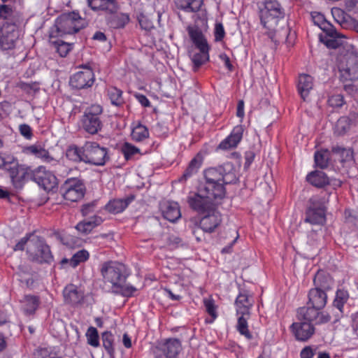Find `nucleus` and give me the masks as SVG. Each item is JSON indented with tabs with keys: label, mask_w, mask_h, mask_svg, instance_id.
<instances>
[{
	"label": "nucleus",
	"mask_w": 358,
	"mask_h": 358,
	"mask_svg": "<svg viewBox=\"0 0 358 358\" xmlns=\"http://www.w3.org/2000/svg\"><path fill=\"white\" fill-rule=\"evenodd\" d=\"M101 273L104 282L110 283L113 292L124 297L134 296L138 289L130 284H126L128 275L124 264L117 262H106L102 264Z\"/></svg>",
	"instance_id": "1"
},
{
	"label": "nucleus",
	"mask_w": 358,
	"mask_h": 358,
	"mask_svg": "<svg viewBox=\"0 0 358 358\" xmlns=\"http://www.w3.org/2000/svg\"><path fill=\"white\" fill-rule=\"evenodd\" d=\"M66 157L75 162H83L96 166H103L109 159L108 150L96 142L87 141L82 146L70 145L66 152Z\"/></svg>",
	"instance_id": "2"
},
{
	"label": "nucleus",
	"mask_w": 358,
	"mask_h": 358,
	"mask_svg": "<svg viewBox=\"0 0 358 358\" xmlns=\"http://www.w3.org/2000/svg\"><path fill=\"white\" fill-rule=\"evenodd\" d=\"M260 23L266 30V34L275 40L279 23L284 20L285 10L278 0H263L258 5Z\"/></svg>",
	"instance_id": "3"
},
{
	"label": "nucleus",
	"mask_w": 358,
	"mask_h": 358,
	"mask_svg": "<svg viewBox=\"0 0 358 358\" xmlns=\"http://www.w3.org/2000/svg\"><path fill=\"white\" fill-rule=\"evenodd\" d=\"M85 27L84 20L78 13L71 12L58 17L49 34L53 37H63L65 35L73 34Z\"/></svg>",
	"instance_id": "4"
},
{
	"label": "nucleus",
	"mask_w": 358,
	"mask_h": 358,
	"mask_svg": "<svg viewBox=\"0 0 358 358\" xmlns=\"http://www.w3.org/2000/svg\"><path fill=\"white\" fill-rule=\"evenodd\" d=\"M187 31L192 42L199 50V52L194 54L192 57L194 68L197 69L209 61L210 46L199 27L189 25L187 27Z\"/></svg>",
	"instance_id": "5"
},
{
	"label": "nucleus",
	"mask_w": 358,
	"mask_h": 358,
	"mask_svg": "<svg viewBox=\"0 0 358 358\" xmlns=\"http://www.w3.org/2000/svg\"><path fill=\"white\" fill-rule=\"evenodd\" d=\"M205 182L232 184L236 182L238 178L236 169L231 162H227L217 167H210L203 172Z\"/></svg>",
	"instance_id": "6"
},
{
	"label": "nucleus",
	"mask_w": 358,
	"mask_h": 358,
	"mask_svg": "<svg viewBox=\"0 0 358 358\" xmlns=\"http://www.w3.org/2000/svg\"><path fill=\"white\" fill-rule=\"evenodd\" d=\"M103 108L99 104H92L85 108L80 118L82 129L87 134L94 135L102 130L103 124L101 119Z\"/></svg>",
	"instance_id": "7"
},
{
	"label": "nucleus",
	"mask_w": 358,
	"mask_h": 358,
	"mask_svg": "<svg viewBox=\"0 0 358 358\" xmlns=\"http://www.w3.org/2000/svg\"><path fill=\"white\" fill-rule=\"evenodd\" d=\"M17 18H13L12 22H4L0 27V47L3 50H11L20 35V27Z\"/></svg>",
	"instance_id": "8"
},
{
	"label": "nucleus",
	"mask_w": 358,
	"mask_h": 358,
	"mask_svg": "<svg viewBox=\"0 0 358 358\" xmlns=\"http://www.w3.org/2000/svg\"><path fill=\"white\" fill-rule=\"evenodd\" d=\"M27 252L32 261L41 264L50 263L53 260L49 245L39 237L29 241Z\"/></svg>",
	"instance_id": "9"
},
{
	"label": "nucleus",
	"mask_w": 358,
	"mask_h": 358,
	"mask_svg": "<svg viewBox=\"0 0 358 358\" xmlns=\"http://www.w3.org/2000/svg\"><path fill=\"white\" fill-rule=\"evenodd\" d=\"M85 190L84 182L77 178L66 179L60 188L64 199L71 202H77L83 198Z\"/></svg>",
	"instance_id": "10"
},
{
	"label": "nucleus",
	"mask_w": 358,
	"mask_h": 358,
	"mask_svg": "<svg viewBox=\"0 0 358 358\" xmlns=\"http://www.w3.org/2000/svg\"><path fill=\"white\" fill-rule=\"evenodd\" d=\"M181 350L180 339L169 338L158 342L153 353L155 358H177Z\"/></svg>",
	"instance_id": "11"
},
{
	"label": "nucleus",
	"mask_w": 358,
	"mask_h": 358,
	"mask_svg": "<svg viewBox=\"0 0 358 358\" xmlns=\"http://www.w3.org/2000/svg\"><path fill=\"white\" fill-rule=\"evenodd\" d=\"M321 310L313 306L300 307L296 310L297 320L311 323L313 326L327 323L331 317Z\"/></svg>",
	"instance_id": "12"
},
{
	"label": "nucleus",
	"mask_w": 358,
	"mask_h": 358,
	"mask_svg": "<svg viewBox=\"0 0 358 358\" xmlns=\"http://www.w3.org/2000/svg\"><path fill=\"white\" fill-rule=\"evenodd\" d=\"M32 180L48 192L53 190L58 185L57 177L43 166L33 169Z\"/></svg>",
	"instance_id": "13"
},
{
	"label": "nucleus",
	"mask_w": 358,
	"mask_h": 358,
	"mask_svg": "<svg viewBox=\"0 0 358 358\" xmlns=\"http://www.w3.org/2000/svg\"><path fill=\"white\" fill-rule=\"evenodd\" d=\"M13 186L21 189L28 180H32L33 169L29 166L11 163L8 169Z\"/></svg>",
	"instance_id": "14"
},
{
	"label": "nucleus",
	"mask_w": 358,
	"mask_h": 358,
	"mask_svg": "<svg viewBox=\"0 0 358 358\" xmlns=\"http://www.w3.org/2000/svg\"><path fill=\"white\" fill-rule=\"evenodd\" d=\"M94 80L92 69L87 66H83L82 70L76 72L70 78L69 84L73 88L81 90L92 87Z\"/></svg>",
	"instance_id": "15"
},
{
	"label": "nucleus",
	"mask_w": 358,
	"mask_h": 358,
	"mask_svg": "<svg viewBox=\"0 0 358 358\" xmlns=\"http://www.w3.org/2000/svg\"><path fill=\"white\" fill-rule=\"evenodd\" d=\"M289 330L295 340L300 342L308 341L315 333V327L311 323L298 320L293 322Z\"/></svg>",
	"instance_id": "16"
},
{
	"label": "nucleus",
	"mask_w": 358,
	"mask_h": 358,
	"mask_svg": "<svg viewBox=\"0 0 358 358\" xmlns=\"http://www.w3.org/2000/svg\"><path fill=\"white\" fill-rule=\"evenodd\" d=\"M189 207L200 214L205 213L215 208L213 201L204 194L201 192L199 188L197 193L188 196L187 199Z\"/></svg>",
	"instance_id": "17"
},
{
	"label": "nucleus",
	"mask_w": 358,
	"mask_h": 358,
	"mask_svg": "<svg viewBox=\"0 0 358 358\" xmlns=\"http://www.w3.org/2000/svg\"><path fill=\"white\" fill-rule=\"evenodd\" d=\"M199 222L200 228L206 233H213L222 222V215L215 208L204 213Z\"/></svg>",
	"instance_id": "18"
},
{
	"label": "nucleus",
	"mask_w": 358,
	"mask_h": 358,
	"mask_svg": "<svg viewBox=\"0 0 358 358\" xmlns=\"http://www.w3.org/2000/svg\"><path fill=\"white\" fill-rule=\"evenodd\" d=\"M244 130L242 124L235 126L229 135L220 143L217 149L228 150L236 148L243 138Z\"/></svg>",
	"instance_id": "19"
},
{
	"label": "nucleus",
	"mask_w": 358,
	"mask_h": 358,
	"mask_svg": "<svg viewBox=\"0 0 358 358\" xmlns=\"http://www.w3.org/2000/svg\"><path fill=\"white\" fill-rule=\"evenodd\" d=\"M225 183L222 182H207L201 186V192L205 196L213 200L222 199L226 194Z\"/></svg>",
	"instance_id": "20"
},
{
	"label": "nucleus",
	"mask_w": 358,
	"mask_h": 358,
	"mask_svg": "<svg viewBox=\"0 0 358 358\" xmlns=\"http://www.w3.org/2000/svg\"><path fill=\"white\" fill-rule=\"evenodd\" d=\"M206 155L205 151H199L189 162L187 167L179 179L180 182H185L194 175H196L200 169L204 157Z\"/></svg>",
	"instance_id": "21"
},
{
	"label": "nucleus",
	"mask_w": 358,
	"mask_h": 358,
	"mask_svg": "<svg viewBox=\"0 0 358 358\" xmlns=\"http://www.w3.org/2000/svg\"><path fill=\"white\" fill-rule=\"evenodd\" d=\"M325 212L323 206H310L306 211L305 222L313 225H323L326 222Z\"/></svg>",
	"instance_id": "22"
},
{
	"label": "nucleus",
	"mask_w": 358,
	"mask_h": 358,
	"mask_svg": "<svg viewBox=\"0 0 358 358\" xmlns=\"http://www.w3.org/2000/svg\"><path fill=\"white\" fill-rule=\"evenodd\" d=\"M87 2L88 6L94 11H105L113 14L118 9L116 0H87Z\"/></svg>",
	"instance_id": "23"
},
{
	"label": "nucleus",
	"mask_w": 358,
	"mask_h": 358,
	"mask_svg": "<svg viewBox=\"0 0 358 358\" xmlns=\"http://www.w3.org/2000/svg\"><path fill=\"white\" fill-rule=\"evenodd\" d=\"M236 315H250V310L253 306V302L250 300L248 292L245 290L240 292L237 296L235 303Z\"/></svg>",
	"instance_id": "24"
},
{
	"label": "nucleus",
	"mask_w": 358,
	"mask_h": 358,
	"mask_svg": "<svg viewBox=\"0 0 358 358\" xmlns=\"http://www.w3.org/2000/svg\"><path fill=\"white\" fill-rule=\"evenodd\" d=\"M160 209L164 218L171 222H175L181 217L180 207L176 202H164Z\"/></svg>",
	"instance_id": "25"
},
{
	"label": "nucleus",
	"mask_w": 358,
	"mask_h": 358,
	"mask_svg": "<svg viewBox=\"0 0 358 358\" xmlns=\"http://www.w3.org/2000/svg\"><path fill=\"white\" fill-rule=\"evenodd\" d=\"M342 76L346 80H355L358 79V57L350 55L348 57L345 67L341 69Z\"/></svg>",
	"instance_id": "26"
},
{
	"label": "nucleus",
	"mask_w": 358,
	"mask_h": 358,
	"mask_svg": "<svg viewBox=\"0 0 358 358\" xmlns=\"http://www.w3.org/2000/svg\"><path fill=\"white\" fill-rule=\"evenodd\" d=\"M63 296L65 303L76 306L80 303L83 299V293L78 289V287L73 284L67 285L63 290Z\"/></svg>",
	"instance_id": "27"
},
{
	"label": "nucleus",
	"mask_w": 358,
	"mask_h": 358,
	"mask_svg": "<svg viewBox=\"0 0 358 358\" xmlns=\"http://www.w3.org/2000/svg\"><path fill=\"white\" fill-rule=\"evenodd\" d=\"M133 200V196L125 199H112L105 205L104 209L110 213L118 214L123 212Z\"/></svg>",
	"instance_id": "28"
},
{
	"label": "nucleus",
	"mask_w": 358,
	"mask_h": 358,
	"mask_svg": "<svg viewBox=\"0 0 358 358\" xmlns=\"http://www.w3.org/2000/svg\"><path fill=\"white\" fill-rule=\"evenodd\" d=\"M339 38L340 36L334 27H329L324 34H320V40L329 48H338L341 45Z\"/></svg>",
	"instance_id": "29"
},
{
	"label": "nucleus",
	"mask_w": 358,
	"mask_h": 358,
	"mask_svg": "<svg viewBox=\"0 0 358 358\" xmlns=\"http://www.w3.org/2000/svg\"><path fill=\"white\" fill-rule=\"evenodd\" d=\"M308 304L319 309L324 308L327 302V294L324 290L312 288L308 292Z\"/></svg>",
	"instance_id": "30"
},
{
	"label": "nucleus",
	"mask_w": 358,
	"mask_h": 358,
	"mask_svg": "<svg viewBox=\"0 0 358 358\" xmlns=\"http://www.w3.org/2000/svg\"><path fill=\"white\" fill-rule=\"evenodd\" d=\"M22 152L27 155H34L45 162H50L53 160L49 152L39 145H31L23 147Z\"/></svg>",
	"instance_id": "31"
},
{
	"label": "nucleus",
	"mask_w": 358,
	"mask_h": 358,
	"mask_svg": "<svg viewBox=\"0 0 358 358\" xmlns=\"http://www.w3.org/2000/svg\"><path fill=\"white\" fill-rule=\"evenodd\" d=\"M313 87V78L308 74H301L299 76L297 91L301 99L306 101L310 90Z\"/></svg>",
	"instance_id": "32"
},
{
	"label": "nucleus",
	"mask_w": 358,
	"mask_h": 358,
	"mask_svg": "<svg viewBox=\"0 0 358 358\" xmlns=\"http://www.w3.org/2000/svg\"><path fill=\"white\" fill-rule=\"evenodd\" d=\"M103 222L101 217L94 215L77 224L76 229L83 233L87 234L90 233L95 227L100 225Z\"/></svg>",
	"instance_id": "33"
},
{
	"label": "nucleus",
	"mask_w": 358,
	"mask_h": 358,
	"mask_svg": "<svg viewBox=\"0 0 358 358\" xmlns=\"http://www.w3.org/2000/svg\"><path fill=\"white\" fill-rule=\"evenodd\" d=\"M306 180L313 186L320 188L330 184L329 178L327 174L321 171H314L309 173L306 176Z\"/></svg>",
	"instance_id": "34"
},
{
	"label": "nucleus",
	"mask_w": 358,
	"mask_h": 358,
	"mask_svg": "<svg viewBox=\"0 0 358 358\" xmlns=\"http://www.w3.org/2000/svg\"><path fill=\"white\" fill-rule=\"evenodd\" d=\"M59 37L52 38V34H49V43L57 52L62 57H65L73 49V43H66L59 38Z\"/></svg>",
	"instance_id": "35"
},
{
	"label": "nucleus",
	"mask_w": 358,
	"mask_h": 358,
	"mask_svg": "<svg viewBox=\"0 0 358 358\" xmlns=\"http://www.w3.org/2000/svg\"><path fill=\"white\" fill-rule=\"evenodd\" d=\"M175 4L178 10L185 13H197L203 4V0H176Z\"/></svg>",
	"instance_id": "36"
},
{
	"label": "nucleus",
	"mask_w": 358,
	"mask_h": 358,
	"mask_svg": "<svg viewBox=\"0 0 358 358\" xmlns=\"http://www.w3.org/2000/svg\"><path fill=\"white\" fill-rule=\"evenodd\" d=\"M313 284L315 289L324 290L327 292L331 288L332 280L331 277L323 271H318L313 279Z\"/></svg>",
	"instance_id": "37"
},
{
	"label": "nucleus",
	"mask_w": 358,
	"mask_h": 358,
	"mask_svg": "<svg viewBox=\"0 0 358 358\" xmlns=\"http://www.w3.org/2000/svg\"><path fill=\"white\" fill-rule=\"evenodd\" d=\"M238 316L236 330L238 333L243 336L247 340H252L253 336L249 330L248 319L250 317L248 315H237Z\"/></svg>",
	"instance_id": "38"
},
{
	"label": "nucleus",
	"mask_w": 358,
	"mask_h": 358,
	"mask_svg": "<svg viewBox=\"0 0 358 358\" xmlns=\"http://www.w3.org/2000/svg\"><path fill=\"white\" fill-rule=\"evenodd\" d=\"M90 258V253L86 250H80L76 252L72 257L69 260L67 259H64L62 261V263H69L70 266L73 268H76L80 264L85 262Z\"/></svg>",
	"instance_id": "39"
},
{
	"label": "nucleus",
	"mask_w": 358,
	"mask_h": 358,
	"mask_svg": "<svg viewBox=\"0 0 358 358\" xmlns=\"http://www.w3.org/2000/svg\"><path fill=\"white\" fill-rule=\"evenodd\" d=\"M129 14L120 13L113 15L110 18L108 24L113 29H122L129 23Z\"/></svg>",
	"instance_id": "40"
},
{
	"label": "nucleus",
	"mask_w": 358,
	"mask_h": 358,
	"mask_svg": "<svg viewBox=\"0 0 358 358\" xmlns=\"http://www.w3.org/2000/svg\"><path fill=\"white\" fill-rule=\"evenodd\" d=\"M13 18H17L19 22H22L21 15L18 13H15L10 6L5 4V3L1 4L0 20H3L4 22H12Z\"/></svg>",
	"instance_id": "41"
},
{
	"label": "nucleus",
	"mask_w": 358,
	"mask_h": 358,
	"mask_svg": "<svg viewBox=\"0 0 358 358\" xmlns=\"http://www.w3.org/2000/svg\"><path fill=\"white\" fill-rule=\"evenodd\" d=\"M40 304V299L37 296L26 295L24 296V311L26 314H34Z\"/></svg>",
	"instance_id": "42"
},
{
	"label": "nucleus",
	"mask_w": 358,
	"mask_h": 358,
	"mask_svg": "<svg viewBox=\"0 0 358 358\" xmlns=\"http://www.w3.org/2000/svg\"><path fill=\"white\" fill-rule=\"evenodd\" d=\"M352 120L347 116L341 117L334 127V133L338 136H343L347 133L351 125Z\"/></svg>",
	"instance_id": "43"
},
{
	"label": "nucleus",
	"mask_w": 358,
	"mask_h": 358,
	"mask_svg": "<svg viewBox=\"0 0 358 358\" xmlns=\"http://www.w3.org/2000/svg\"><path fill=\"white\" fill-rule=\"evenodd\" d=\"M348 299H349L348 292L343 289H338L336 292V296H335V299L333 301V305L341 313H343L344 305L347 303Z\"/></svg>",
	"instance_id": "44"
},
{
	"label": "nucleus",
	"mask_w": 358,
	"mask_h": 358,
	"mask_svg": "<svg viewBox=\"0 0 358 358\" xmlns=\"http://www.w3.org/2000/svg\"><path fill=\"white\" fill-rule=\"evenodd\" d=\"M330 154L328 150H321L315 152L314 159L315 165L320 169H326L329 166Z\"/></svg>",
	"instance_id": "45"
},
{
	"label": "nucleus",
	"mask_w": 358,
	"mask_h": 358,
	"mask_svg": "<svg viewBox=\"0 0 358 358\" xmlns=\"http://www.w3.org/2000/svg\"><path fill=\"white\" fill-rule=\"evenodd\" d=\"M331 14L334 20L343 28L348 27V23L351 17L343 10L339 8L331 9Z\"/></svg>",
	"instance_id": "46"
},
{
	"label": "nucleus",
	"mask_w": 358,
	"mask_h": 358,
	"mask_svg": "<svg viewBox=\"0 0 358 358\" xmlns=\"http://www.w3.org/2000/svg\"><path fill=\"white\" fill-rule=\"evenodd\" d=\"M149 137V131L148 128L138 124L136 125L131 131V138L136 142H141Z\"/></svg>",
	"instance_id": "47"
},
{
	"label": "nucleus",
	"mask_w": 358,
	"mask_h": 358,
	"mask_svg": "<svg viewBox=\"0 0 358 358\" xmlns=\"http://www.w3.org/2000/svg\"><path fill=\"white\" fill-rule=\"evenodd\" d=\"M108 96L110 100L111 103L114 106H119L124 103L122 92L117 87H109L108 90Z\"/></svg>",
	"instance_id": "48"
},
{
	"label": "nucleus",
	"mask_w": 358,
	"mask_h": 358,
	"mask_svg": "<svg viewBox=\"0 0 358 358\" xmlns=\"http://www.w3.org/2000/svg\"><path fill=\"white\" fill-rule=\"evenodd\" d=\"M203 303L205 307L206 313L212 317L213 322L218 316L217 309V306L215 303V300L210 296L209 298H204Z\"/></svg>",
	"instance_id": "49"
},
{
	"label": "nucleus",
	"mask_w": 358,
	"mask_h": 358,
	"mask_svg": "<svg viewBox=\"0 0 358 358\" xmlns=\"http://www.w3.org/2000/svg\"><path fill=\"white\" fill-rule=\"evenodd\" d=\"M137 20L142 29L150 31L154 28V24L152 17L143 12L139 13L137 15Z\"/></svg>",
	"instance_id": "50"
},
{
	"label": "nucleus",
	"mask_w": 358,
	"mask_h": 358,
	"mask_svg": "<svg viewBox=\"0 0 358 358\" xmlns=\"http://www.w3.org/2000/svg\"><path fill=\"white\" fill-rule=\"evenodd\" d=\"M121 152L124 159L130 160L135 155L140 153V149L130 143L125 142L121 148Z\"/></svg>",
	"instance_id": "51"
},
{
	"label": "nucleus",
	"mask_w": 358,
	"mask_h": 358,
	"mask_svg": "<svg viewBox=\"0 0 358 358\" xmlns=\"http://www.w3.org/2000/svg\"><path fill=\"white\" fill-rule=\"evenodd\" d=\"M311 17L314 24L317 25L323 31L329 29V27H333L326 21L324 16L320 13L312 12Z\"/></svg>",
	"instance_id": "52"
},
{
	"label": "nucleus",
	"mask_w": 358,
	"mask_h": 358,
	"mask_svg": "<svg viewBox=\"0 0 358 358\" xmlns=\"http://www.w3.org/2000/svg\"><path fill=\"white\" fill-rule=\"evenodd\" d=\"M331 151L338 155H339L341 158V161L342 162L348 161L351 159L352 152L350 149H347L345 148L335 145L331 148Z\"/></svg>",
	"instance_id": "53"
},
{
	"label": "nucleus",
	"mask_w": 358,
	"mask_h": 358,
	"mask_svg": "<svg viewBox=\"0 0 358 358\" xmlns=\"http://www.w3.org/2000/svg\"><path fill=\"white\" fill-rule=\"evenodd\" d=\"M86 337L87 343L93 347H98L99 345V337L97 329L94 327L88 328Z\"/></svg>",
	"instance_id": "54"
},
{
	"label": "nucleus",
	"mask_w": 358,
	"mask_h": 358,
	"mask_svg": "<svg viewBox=\"0 0 358 358\" xmlns=\"http://www.w3.org/2000/svg\"><path fill=\"white\" fill-rule=\"evenodd\" d=\"M327 103L332 108H341L345 103L344 97L341 94H333L329 97Z\"/></svg>",
	"instance_id": "55"
},
{
	"label": "nucleus",
	"mask_w": 358,
	"mask_h": 358,
	"mask_svg": "<svg viewBox=\"0 0 358 358\" xmlns=\"http://www.w3.org/2000/svg\"><path fill=\"white\" fill-rule=\"evenodd\" d=\"M102 342L104 348L108 352H113V336L110 332H104L102 334Z\"/></svg>",
	"instance_id": "56"
},
{
	"label": "nucleus",
	"mask_w": 358,
	"mask_h": 358,
	"mask_svg": "<svg viewBox=\"0 0 358 358\" xmlns=\"http://www.w3.org/2000/svg\"><path fill=\"white\" fill-rule=\"evenodd\" d=\"M225 35L226 33L223 24L221 22L216 23L214 29L215 41H222L225 37Z\"/></svg>",
	"instance_id": "57"
},
{
	"label": "nucleus",
	"mask_w": 358,
	"mask_h": 358,
	"mask_svg": "<svg viewBox=\"0 0 358 358\" xmlns=\"http://www.w3.org/2000/svg\"><path fill=\"white\" fill-rule=\"evenodd\" d=\"M155 134L158 137H166L169 129L163 123L157 122L154 127Z\"/></svg>",
	"instance_id": "58"
},
{
	"label": "nucleus",
	"mask_w": 358,
	"mask_h": 358,
	"mask_svg": "<svg viewBox=\"0 0 358 358\" xmlns=\"http://www.w3.org/2000/svg\"><path fill=\"white\" fill-rule=\"evenodd\" d=\"M20 134L27 140H31L33 137L32 129L29 124H22L19 126Z\"/></svg>",
	"instance_id": "59"
},
{
	"label": "nucleus",
	"mask_w": 358,
	"mask_h": 358,
	"mask_svg": "<svg viewBox=\"0 0 358 358\" xmlns=\"http://www.w3.org/2000/svg\"><path fill=\"white\" fill-rule=\"evenodd\" d=\"M17 87L23 90L27 93H31L33 91H36L37 90L36 85L34 83H25L24 81H20L17 84Z\"/></svg>",
	"instance_id": "60"
},
{
	"label": "nucleus",
	"mask_w": 358,
	"mask_h": 358,
	"mask_svg": "<svg viewBox=\"0 0 358 358\" xmlns=\"http://www.w3.org/2000/svg\"><path fill=\"white\" fill-rule=\"evenodd\" d=\"M96 207V201H92L91 203L84 204L81 208L83 215L87 216L90 213H93L95 210Z\"/></svg>",
	"instance_id": "61"
},
{
	"label": "nucleus",
	"mask_w": 358,
	"mask_h": 358,
	"mask_svg": "<svg viewBox=\"0 0 358 358\" xmlns=\"http://www.w3.org/2000/svg\"><path fill=\"white\" fill-rule=\"evenodd\" d=\"M315 351L312 348L311 346H306L303 348L301 352V358H313L315 355Z\"/></svg>",
	"instance_id": "62"
},
{
	"label": "nucleus",
	"mask_w": 358,
	"mask_h": 358,
	"mask_svg": "<svg viewBox=\"0 0 358 358\" xmlns=\"http://www.w3.org/2000/svg\"><path fill=\"white\" fill-rule=\"evenodd\" d=\"M345 6L348 10L358 14V0H346Z\"/></svg>",
	"instance_id": "63"
},
{
	"label": "nucleus",
	"mask_w": 358,
	"mask_h": 358,
	"mask_svg": "<svg viewBox=\"0 0 358 358\" xmlns=\"http://www.w3.org/2000/svg\"><path fill=\"white\" fill-rule=\"evenodd\" d=\"M352 323L351 326L353 331L358 334V312L352 314L351 315Z\"/></svg>",
	"instance_id": "64"
}]
</instances>
